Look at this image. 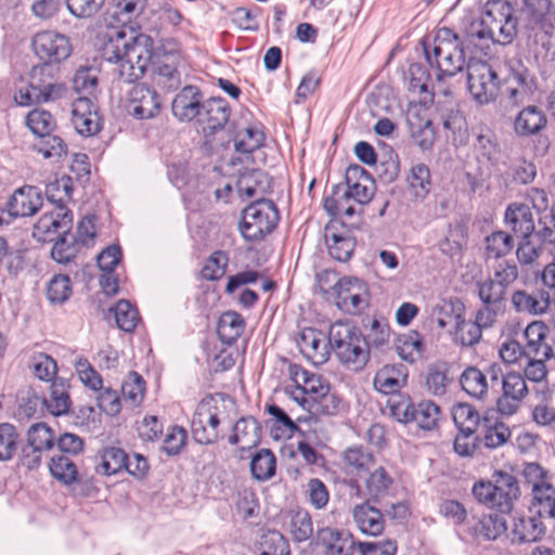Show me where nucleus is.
Masks as SVG:
<instances>
[{
  "mask_svg": "<svg viewBox=\"0 0 555 555\" xmlns=\"http://www.w3.org/2000/svg\"><path fill=\"white\" fill-rule=\"evenodd\" d=\"M33 48L38 57L47 64L66 60L72 52L68 38L52 30L36 34L33 38Z\"/></svg>",
  "mask_w": 555,
  "mask_h": 555,
  "instance_id": "ddd939ff",
  "label": "nucleus"
},
{
  "mask_svg": "<svg viewBox=\"0 0 555 555\" xmlns=\"http://www.w3.org/2000/svg\"><path fill=\"white\" fill-rule=\"evenodd\" d=\"M279 219V210L272 201L258 199L243 210L241 234L249 242L261 241L274 230Z\"/></svg>",
  "mask_w": 555,
  "mask_h": 555,
  "instance_id": "39448f33",
  "label": "nucleus"
},
{
  "mask_svg": "<svg viewBox=\"0 0 555 555\" xmlns=\"http://www.w3.org/2000/svg\"><path fill=\"white\" fill-rule=\"evenodd\" d=\"M452 416L461 433L475 434L480 423L478 411L469 403H457L454 405Z\"/></svg>",
  "mask_w": 555,
  "mask_h": 555,
  "instance_id": "a19ab883",
  "label": "nucleus"
},
{
  "mask_svg": "<svg viewBox=\"0 0 555 555\" xmlns=\"http://www.w3.org/2000/svg\"><path fill=\"white\" fill-rule=\"evenodd\" d=\"M506 291L519 279V268L514 260H501L495 263L490 274Z\"/></svg>",
  "mask_w": 555,
  "mask_h": 555,
  "instance_id": "0e129e2a",
  "label": "nucleus"
},
{
  "mask_svg": "<svg viewBox=\"0 0 555 555\" xmlns=\"http://www.w3.org/2000/svg\"><path fill=\"white\" fill-rule=\"evenodd\" d=\"M328 341L335 358L346 370L358 373L369 363L366 339L352 323L334 322L328 330Z\"/></svg>",
  "mask_w": 555,
  "mask_h": 555,
  "instance_id": "f03ea898",
  "label": "nucleus"
},
{
  "mask_svg": "<svg viewBox=\"0 0 555 555\" xmlns=\"http://www.w3.org/2000/svg\"><path fill=\"white\" fill-rule=\"evenodd\" d=\"M229 263L228 255L222 250L214 251L204 264L201 274L206 281H218L227 271Z\"/></svg>",
  "mask_w": 555,
  "mask_h": 555,
  "instance_id": "680f3d73",
  "label": "nucleus"
},
{
  "mask_svg": "<svg viewBox=\"0 0 555 555\" xmlns=\"http://www.w3.org/2000/svg\"><path fill=\"white\" fill-rule=\"evenodd\" d=\"M507 537L513 543H529L539 540L545 532L541 517L513 516Z\"/></svg>",
  "mask_w": 555,
  "mask_h": 555,
  "instance_id": "4be33fe9",
  "label": "nucleus"
},
{
  "mask_svg": "<svg viewBox=\"0 0 555 555\" xmlns=\"http://www.w3.org/2000/svg\"><path fill=\"white\" fill-rule=\"evenodd\" d=\"M511 302L513 308L519 313L541 315L550 307V294L545 291H539L537 295H533L527 291L517 289L513 292Z\"/></svg>",
  "mask_w": 555,
  "mask_h": 555,
  "instance_id": "a878e982",
  "label": "nucleus"
},
{
  "mask_svg": "<svg viewBox=\"0 0 555 555\" xmlns=\"http://www.w3.org/2000/svg\"><path fill=\"white\" fill-rule=\"evenodd\" d=\"M408 372L403 365H385L379 369L373 380L374 388L384 395H393L405 386Z\"/></svg>",
  "mask_w": 555,
  "mask_h": 555,
  "instance_id": "393cba45",
  "label": "nucleus"
},
{
  "mask_svg": "<svg viewBox=\"0 0 555 555\" xmlns=\"http://www.w3.org/2000/svg\"><path fill=\"white\" fill-rule=\"evenodd\" d=\"M50 398L47 406L53 415H63L70 409V398L67 392V385L64 379H55L50 387Z\"/></svg>",
  "mask_w": 555,
  "mask_h": 555,
  "instance_id": "79ce46f5",
  "label": "nucleus"
},
{
  "mask_svg": "<svg viewBox=\"0 0 555 555\" xmlns=\"http://www.w3.org/2000/svg\"><path fill=\"white\" fill-rule=\"evenodd\" d=\"M111 311L114 312L116 324L121 331L130 333L135 328L140 319L139 312L129 301L119 300Z\"/></svg>",
  "mask_w": 555,
  "mask_h": 555,
  "instance_id": "13d9d810",
  "label": "nucleus"
},
{
  "mask_svg": "<svg viewBox=\"0 0 555 555\" xmlns=\"http://www.w3.org/2000/svg\"><path fill=\"white\" fill-rule=\"evenodd\" d=\"M30 88L43 100H55L62 96L65 89L62 85L55 83L50 64L33 66L29 74Z\"/></svg>",
  "mask_w": 555,
  "mask_h": 555,
  "instance_id": "412c9836",
  "label": "nucleus"
},
{
  "mask_svg": "<svg viewBox=\"0 0 555 555\" xmlns=\"http://www.w3.org/2000/svg\"><path fill=\"white\" fill-rule=\"evenodd\" d=\"M289 373L295 384L292 396L302 408H306L309 403L306 397L307 395L317 400L326 395L330 390L328 384L321 375L310 373L298 365H291Z\"/></svg>",
  "mask_w": 555,
  "mask_h": 555,
  "instance_id": "f8f14e48",
  "label": "nucleus"
},
{
  "mask_svg": "<svg viewBox=\"0 0 555 555\" xmlns=\"http://www.w3.org/2000/svg\"><path fill=\"white\" fill-rule=\"evenodd\" d=\"M425 57L439 74L453 77L465 66V47L462 39L450 28H440L431 43L423 41Z\"/></svg>",
  "mask_w": 555,
  "mask_h": 555,
  "instance_id": "7ed1b4c3",
  "label": "nucleus"
},
{
  "mask_svg": "<svg viewBox=\"0 0 555 555\" xmlns=\"http://www.w3.org/2000/svg\"><path fill=\"white\" fill-rule=\"evenodd\" d=\"M514 126L519 135L535 134L546 126V117L540 108L529 105L517 115Z\"/></svg>",
  "mask_w": 555,
  "mask_h": 555,
  "instance_id": "f704fd0d",
  "label": "nucleus"
},
{
  "mask_svg": "<svg viewBox=\"0 0 555 555\" xmlns=\"http://www.w3.org/2000/svg\"><path fill=\"white\" fill-rule=\"evenodd\" d=\"M478 297L482 304L505 306L507 291L503 288L491 275L477 283Z\"/></svg>",
  "mask_w": 555,
  "mask_h": 555,
  "instance_id": "09e8293b",
  "label": "nucleus"
},
{
  "mask_svg": "<svg viewBox=\"0 0 555 555\" xmlns=\"http://www.w3.org/2000/svg\"><path fill=\"white\" fill-rule=\"evenodd\" d=\"M202 95L194 86L184 87L172 101V113L180 120H191L198 116Z\"/></svg>",
  "mask_w": 555,
  "mask_h": 555,
  "instance_id": "bb28decb",
  "label": "nucleus"
},
{
  "mask_svg": "<svg viewBox=\"0 0 555 555\" xmlns=\"http://www.w3.org/2000/svg\"><path fill=\"white\" fill-rule=\"evenodd\" d=\"M275 468V455L269 449H261L251 457L250 473L256 480H269L274 476Z\"/></svg>",
  "mask_w": 555,
  "mask_h": 555,
  "instance_id": "ea45409f",
  "label": "nucleus"
},
{
  "mask_svg": "<svg viewBox=\"0 0 555 555\" xmlns=\"http://www.w3.org/2000/svg\"><path fill=\"white\" fill-rule=\"evenodd\" d=\"M127 109L138 119L153 118L160 109L159 96L144 83L135 85L129 91Z\"/></svg>",
  "mask_w": 555,
  "mask_h": 555,
  "instance_id": "dca6fc26",
  "label": "nucleus"
},
{
  "mask_svg": "<svg viewBox=\"0 0 555 555\" xmlns=\"http://www.w3.org/2000/svg\"><path fill=\"white\" fill-rule=\"evenodd\" d=\"M229 117L230 107L221 98H212L202 104L201 112L197 116V122L207 143L211 141L212 137L217 132L223 129Z\"/></svg>",
  "mask_w": 555,
  "mask_h": 555,
  "instance_id": "4468645a",
  "label": "nucleus"
},
{
  "mask_svg": "<svg viewBox=\"0 0 555 555\" xmlns=\"http://www.w3.org/2000/svg\"><path fill=\"white\" fill-rule=\"evenodd\" d=\"M464 315V306L457 298L441 299L435 305L431 317L440 328L456 324Z\"/></svg>",
  "mask_w": 555,
  "mask_h": 555,
  "instance_id": "c9c22d12",
  "label": "nucleus"
},
{
  "mask_svg": "<svg viewBox=\"0 0 555 555\" xmlns=\"http://www.w3.org/2000/svg\"><path fill=\"white\" fill-rule=\"evenodd\" d=\"M127 453L118 447H105L94 457V469L103 476H112L124 470Z\"/></svg>",
  "mask_w": 555,
  "mask_h": 555,
  "instance_id": "7c9ffc66",
  "label": "nucleus"
},
{
  "mask_svg": "<svg viewBox=\"0 0 555 555\" xmlns=\"http://www.w3.org/2000/svg\"><path fill=\"white\" fill-rule=\"evenodd\" d=\"M525 474L532 478L533 504L538 506L539 516H546L555 503V488L546 480L545 472L537 463L529 464L525 469Z\"/></svg>",
  "mask_w": 555,
  "mask_h": 555,
  "instance_id": "f3484780",
  "label": "nucleus"
},
{
  "mask_svg": "<svg viewBox=\"0 0 555 555\" xmlns=\"http://www.w3.org/2000/svg\"><path fill=\"white\" fill-rule=\"evenodd\" d=\"M144 379L137 372H131L121 386L122 399L133 406L138 405L144 397Z\"/></svg>",
  "mask_w": 555,
  "mask_h": 555,
  "instance_id": "338daca9",
  "label": "nucleus"
},
{
  "mask_svg": "<svg viewBox=\"0 0 555 555\" xmlns=\"http://www.w3.org/2000/svg\"><path fill=\"white\" fill-rule=\"evenodd\" d=\"M49 469L55 479L65 485H70L77 479V467L67 455L53 456Z\"/></svg>",
  "mask_w": 555,
  "mask_h": 555,
  "instance_id": "6e6d98bb",
  "label": "nucleus"
},
{
  "mask_svg": "<svg viewBox=\"0 0 555 555\" xmlns=\"http://www.w3.org/2000/svg\"><path fill=\"white\" fill-rule=\"evenodd\" d=\"M153 53V39L149 35L124 29L112 30L102 48V57L113 65V75L127 83L144 75Z\"/></svg>",
  "mask_w": 555,
  "mask_h": 555,
  "instance_id": "f257e3e1",
  "label": "nucleus"
},
{
  "mask_svg": "<svg viewBox=\"0 0 555 555\" xmlns=\"http://www.w3.org/2000/svg\"><path fill=\"white\" fill-rule=\"evenodd\" d=\"M485 22L486 20L481 14L480 20L472 22L466 28L465 38L462 40L466 50L472 46L479 48L480 43L485 41H491L494 43V36L492 35L491 29L486 26Z\"/></svg>",
  "mask_w": 555,
  "mask_h": 555,
  "instance_id": "4d7b16f0",
  "label": "nucleus"
},
{
  "mask_svg": "<svg viewBox=\"0 0 555 555\" xmlns=\"http://www.w3.org/2000/svg\"><path fill=\"white\" fill-rule=\"evenodd\" d=\"M393 483L392 477L382 466L371 472L365 480V490L372 502H378L386 495Z\"/></svg>",
  "mask_w": 555,
  "mask_h": 555,
  "instance_id": "58836bf2",
  "label": "nucleus"
},
{
  "mask_svg": "<svg viewBox=\"0 0 555 555\" xmlns=\"http://www.w3.org/2000/svg\"><path fill=\"white\" fill-rule=\"evenodd\" d=\"M26 125L37 137H46L53 131L55 121L48 111L33 109L27 114Z\"/></svg>",
  "mask_w": 555,
  "mask_h": 555,
  "instance_id": "052dcab7",
  "label": "nucleus"
},
{
  "mask_svg": "<svg viewBox=\"0 0 555 555\" xmlns=\"http://www.w3.org/2000/svg\"><path fill=\"white\" fill-rule=\"evenodd\" d=\"M288 544L278 531H268L261 535L260 555H288Z\"/></svg>",
  "mask_w": 555,
  "mask_h": 555,
  "instance_id": "774afa93",
  "label": "nucleus"
},
{
  "mask_svg": "<svg viewBox=\"0 0 555 555\" xmlns=\"http://www.w3.org/2000/svg\"><path fill=\"white\" fill-rule=\"evenodd\" d=\"M467 88L480 105L493 103L501 93L502 83L496 70L486 61L470 59L466 66Z\"/></svg>",
  "mask_w": 555,
  "mask_h": 555,
  "instance_id": "423d86ee",
  "label": "nucleus"
},
{
  "mask_svg": "<svg viewBox=\"0 0 555 555\" xmlns=\"http://www.w3.org/2000/svg\"><path fill=\"white\" fill-rule=\"evenodd\" d=\"M73 225V214L67 207L55 206L44 211L34 225L33 236L38 242H52L67 234Z\"/></svg>",
  "mask_w": 555,
  "mask_h": 555,
  "instance_id": "9b49d317",
  "label": "nucleus"
},
{
  "mask_svg": "<svg viewBox=\"0 0 555 555\" xmlns=\"http://www.w3.org/2000/svg\"><path fill=\"white\" fill-rule=\"evenodd\" d=\"M406 182L408 194L416 202L423 201L431 188L429 168L422 163L413 165L406 176Z\"/></svg>",
  "mask_w": 555,
  "mask_h": 555,
  "instance_id": "473e14b6",
  "label": "nucleus"
},
{
  "mask_svg": "<svg viewBox=\"0 0 555 555\" xmlns=\"http://www.w3.org/2000/svg\"><path fill=\"white\" fill-rule=\"evenodd\" d=\"M245 328L243 317L235 311L223 312L218 321L217 333L223 344L232 345Z\"/></svg>",
  "mask_w": 555,
  "mask_h": 555,
  "instance_id": "e433bc0d",
  "label": "nucleus"
},
{
  "mask_svg": "<svg viewBox=\"0 0 555 555\" xmlns=\"http://www.w3.org/2000/svg\"><path fill=\"white\" fill-rule=\"evenodd\" d=\"M511 429L502 422H494L489 424L485 418V430L482 434V442L488 449H496L508 442L511 439Z\"/></svg>",
  "mask_w": 555,
  "mask_h": 555,
  "instance_id": "603ef678",
  "label": "nucleus"
},
{
  "mask_svg": "<svg viewBox=\"0 0 555 555\" xmlns=\"http://www.w3.org/2000/svg\"><path fill=\"white\" fill-rule=\"evenodd\" d=\"M396 351L402 360L413 363L423 352L421 335L417 332L401 335L397 340Z\"/></svg>",
  "mask_w": 555,
  "mask_h": 555,
  "instance_id": "a18cd8bd",
  "label": "nucleus"
},
{
  "mask_svg": "<svg viewBox=\"0 0 555 555\" xmlns=\"http://www.w3.org/2000/svg\"><path fill=\"white\" fill-rule=\"evenodd\" d=\"M264 141V134L256 127H247L235 138L234 146L237 152L251 153L259 149Z\"/></svg>",
  "mask_w": 555,
  "mask_h": 555,
  "instance_id": "69168bd1",
  "label": "nucleus"
},
{
  "mask_svg": "<svg viewBox=\"0 0 555 555\" xmlns=\"http://www.w3.org/2000/svg\"><path fill=\"white\" fill-rule=\"evenodd\" d=\"M317 541L325 547V555H353L356 542L347 531L322 528L317 532Z\"/></svg>",
  "mask_w": 555,
  "mask_h": 555,
  "instance_id": "b1692460",
  "label": "nucleus"
},
{
  "mask_svg": "<svg viewBox=\"0 0 555 555\" xmlns=\"http://www.w3.org/2000/svg\"><path fill=\"white\" fill-rule=\"evenodd\" d=\"M352 518L357 528L366 535L377 537L385 528L383 513L366 500L352 508Z\"/></svg>",
  "mask_w": 555,
  "mask_h": 555,
  "instance_id": "aec40b11",
  "label": "nucleus"
},
{
  "mask_svg": "<svg viewBox=\"0 0 555 555\" xmlns=\"http://www.w3.org/2000/svg\"><path fill=\"white\" fill-rule=\"evenodd\" d=\"M501 92L508 104L517 106L529 100L532 93L531 81L525 74H513L506 79L505 88Z\"/></svg>",
  "mask_w": 555,
  "mask_h": 555,
  "instance_id": "72a5a7b5",
  "label": "nucleus"
},
{
  "mask_svg": "<svg viewBox=\"0 0 555 555\" xmlns=\"http://www.w3.org/2000/svg\"><path fill=\"white\" fill-rule=\"evenodd\" d=\"M440 416V408L433 401L424 400L414 405L413 421L416 425L425 430L436 427Z\"/></svg>",
  "mask_w": 555,
  "mask_h": 555,
  "instance_id": "8fccbe9b",
  "label": "nucleus"
},
{
  "mask_svg": "<svg viewBox=\"0 0 555 555\" xmlns=\"http://www.w3.org/2000/svg\"><path fill=\"white\" fill-rule=\"evenodd\" d=\"M72 122L76 131L85 137L96 134L101 129V119L94 104L88 98H78L73 103Z\"/></svg>",
  "mask_w": 555,
  "mask_h": 555,
  "instance_id": "a211bd4d",
  "label": "nucleus"
},
{
  "mask_svg": "<svg viewBox=\"0 0 555 555\" xmlns=\"http://www.w3.org/2000/svg\"><path fill=\"white\" fill-rule=\"evenodd\" d=\"M346 185L335 184L332 191L345 196L359 205L369 204L375 193L376 186L373 178L359 165H351L346 169Z\"/></svg>",
  "mask_w": 555,
  "mask_h": 555,
  "instance_id": "1a4fd4ad",
  "label": "nucleus"
},
{
  "mask_svg": "<svg viewBox=\"0 0 555 555\" xmlns=\"http://www.w3.org/2000/svg\"><path fill=\"white\" fill-rule=\"evenodd\" d=\"M9 214L13 217H29L42 207L39 190L31 185L17 189L9 201Z\"/></svg>",
  "mask_w": 555,
  "mask_h": 555,
  "instance_id": "5701e85b",
  "label": "nucleus"
},
{
  "mask_svg": "<svg viewBox=\"0 0 555 555\" xmlns=\"http://www.w3.org/2000/svg\"><path fill=\"white\" fill-rule=\"evenodd\" d=\"M223 412L210 399L202 400L193 414L191 421V433L193 439L201 444H210L219 439V425Z\"/></svg>",
  "mask_w": 555,
  "mask_h": 555,
  "instance_id": "6e6552de",
  "label": "nucleus"
},
{
  "mask_svg": "<svg viewBox=\"0 0 555 555\" xmlns=\"http://www.w3.org/2000/svg\"><path fill=\"white\" fill-rule=\"evenodd\" d=\"M288 531L295 541H307L313 533L309 513L305 509L292 512L289 514Z\"/></svg>",
  "mask_w": 555,
  "mask_h": 555,
  "instance_id": "49530a36",
  "label": "nucleus"
},
{
  "mask_svg": "<svg viewBox=\"0 0 555 555\" xmlns=\"http://www.w3.org/2000/svg\"><path fill=\"white\" fill-rule=\"evenodd\" d=\"M345 465L357 472L369 470L374 464L373 454L366 451L362 446H351L344 451Z\"/></svg>",
  "mask_w": 555,
  "mask_h": 555,
  "instance_id": "864d4df0",
  "label": "nucleus"
},
{
  "mask_svg": "<svg viewBox=\"0 0 555 555\" xmlns=\"http://www.w3.org/2000/svg\"><path fill=\"white\" fill-rule=\"evenodd\" d=\"M350 202L351 199L332 191L331 194L324 198L323 207L328 215L333 217L340 216L345 218V220H349L357 212Z\"/></svg>",
  "mask_w": 555,
  "mask_h": 555,
  "instance_id": "e2e57ef3",
  "label": "nucleus"
},
{
  "mask_svg": "<svg viewBox=\"0 0 555 555\" xmlns=\"http://www.w3.org/2000/svg\"><path fill=\"white\" fill-rule=\"evenodd\" d=\"M55 240L51 249L52 259L59 263L70 262L78 251V243L75 240V234H72L69 231L67 234H60Z\"/></svg>",
  "mask_w": 555,
  "mask_h": 555,
  "instance_id": "3c124183",
  "label": "nucleus"
},
{
  "mask_svg": "<svg viewBox=\"0 0 555 555\" xmlns=\"http://www.w3.org/2000/svg\"><path fill=\"white\" fill-rule=\"evenodd\" d=\"M475 530L486 540H495L503 533L507 534V519L498 514L486 515L478 521Z\"/></svg>",
  "mask_w": 555,
  "mask_h": 555,
  "instance_id": "c03bdc74",
  "label": "nucleus"
},
{
  "mask_svg": "<svg viewBox=\"0 0 555 555\" xmlns=\"http://www.w3.org/2000/svg\"><path fill=\"white\" fill-rule=\"evenodd\" d=\"M27 443L42 452L51 450L54 446V433L44 423L33 424L26 434Z\"/></svg>",
  "mask_w": 555,
  "mask_h": 555,
  "instance_id": "5fc2aeb1",
  "label": "nucleus"
},
{
  "mask_svg": "<svg viewBox=\"0 0 555 555\" xmlns=\"http://www.w3.org/2000/svg\"><path fill=\"white\" fill-rule=\"evenodd\" d=\"M514 248V238L505 231H494L485 237L487 259H499L507 256Z\"/></svg>",
  "mask_w": 555,
  "mask_h": 555,
  "instance_id": "4c0bfd02",
  "label": "nucleus"
},
{
  "mask_svg": "<svg viewBox=\"0 0 555 555\" xmlns=\"http://www.w3.org/2000/svg\"><path fill=\"white\" fill-rule=\"evenodd\" d=\"M543 246L538 243L534 235L521 236L516 248V257L520 264L531 266L542 255Z\"/></svg>",
  "mask_w": 555,
  "mask_h": 555,
  "instance_id": "bf43d9fd",
  "label": "nucleus"
},
{
  "mask_svg": "<svg viewBox=\"0 0 555 555\" xmlns=\"http://www.w3.org/2000/svg\"><path fill=\"white\" fill-rule=\"evenodd\" d=\"M472 493L478 503L502 514H507L513 509L514 501L519 495V488L513 475L500 473L495 482L489 480L476 481Z\"/></svg>",
  "mask_w": 555,
  "mask_h": 555,
  "instance_id": "20e7f679",
  "label": "nucleus"
},
{
  "mask_svg": "<svg viewBox=\"0 0 555 555\" xmlns=\"http://www.w3.org/2000/svg\"><path fill=\"white\" fill-rule=\"evenodd\" d=\"M504 221L520 237L531 235L534 232L533 214L525 204L513 203L508 205Z\"/></svg>",
  "mask_w": 555,
  "mask_h": 555,
  "instance_id": "c756f323",
  "label": "nucleus"
},
{
  "mask_svg": "<svg viewBox=\"0 0 555 555\" xmlns=\"http://www.w3.org/2000/svg\"><path fill=\"white\" fill-rule=\"evenodd\" d=\"M260 425L255 417H241L233 426L229 442L243 450L255 448L260 442Z\"/></svg>",
  "mask_w": 555,
  "mask_h": 555,
  "instance_id": "cd10ccee",
  "label": "nucleus"
},
{
  "mask_svg": "<svg viewBox=\"0 0 555 555\" xmlns=\"http://www.w3.org/2000/svg\"><path fill=\"white\" fill-rule=\"evenodd\" d=\"M548 326L542 321H532L524 332L526 357L555 358L552 345L546 341Z\"/></svg>",
  "mask_w": 555,
  "mask_h": 555,
  "instance_id": "6ab92c4d",
  "label": "nucleus"
},
{
  "mask_svg": "<svg viewBox=\"0 0 555 555\" xmlns=\"http://www.w3.org/2000/svg\"><path fill=\"white\" fill-rule=\"evenodd\" d=\"M20 446V434L11 423L0 424V462L13 459Z\"/></svg>",
  "mask_w": 555,
  "mask_h": 555,
  "instance_id": "de8ad7c7",
  "label": "nucleus"
},
{
  "mask_svg": "<svg viewBox=\"0 0 555 555\" xmlns=\"http://www.w3.org/2000/svg\"><path fill=\"white\" fill-rule=\"evenodd\" d=\"M482 15L494 36V43L511 44L518 34V17L512 3L507 0H488Z\"/></svg>",
  "mask_w": 555,
  "mask_h": 555,
  "instance_id": "0eeeda50",
  "label": "nucleus"
},
{
  "mask_svg": "<svg viewBox=\"0 0 555 555\" xmlns=\"http://www.w3.org/2000/svg\"><path fill=\"white\" fill-rule=\"evenodd\" d=\"M481 337L482 332L475 321H467L464 315L459 319L453 332V341L456 345L465 348L474 347L479 344Z\"/></svg>",
  "mask_w": 555,
  "mask_h": 555,
  "instance_id": "37998d69",
  "label": "nucleus"
},
{
  "mask_svg": "<svg viewBox=\"0 0 555 555\" xmlns=\"http://www.w3.org/2000/svg\"><path fill=\"white\" fill-rule=\"evenodd\" d=\"M460 385L470 398L483 401L488 398L490 383L487 374L475 365H468L460 375Z\"/></svg>",
  "mask_w": 555,
  "mask_h": 555,
  "instance_id": "c85d7f7f",
  "label": "nucleus"
},
{
  "mask_svg": "<svg viewBox=\"0 0 555 555\" xmlns=\"http://www.w3.org/2000/svg\"><path fill=\"white\" fill-rule=\"evenodd\" d=\"M301 354L314 365L324 364L331 354L328 336L313 327L302 328L296 339Z\"/></svg>",
  "mask_w": 555,
  "mask_h": 555,
  "instance_id": "2eb2a0df",
  "label": "nucleus"
},
{
  "mask_svg": "<svg viewBox=\"0 0 555 555\" xmlns=\"http://www.w3.org/2000/svg\"><path fill=\"white\" fill-rule=\"evenodd\" d=\"M336 306L350 314L365 309L369 302L367 285L351 276H345L335 282Z\"/></svg>",
  "mask_w": 555,
  "mask_h": 555,
  "instance_id": "9d476101",
  "label": "nucleus"
},
{
  "mask_svg": "<svg viewBox=\"0 0 555 555\" xmlns=\"http://www.w3.org/2000/svg\"><path fill=\"white\" fill-rule=\"evenodd\" d=\"M325 240L328 254L332 258L340 262L350 259L356 243L345 231H337L334 225H328L325 230Z\"/></svg>",
  "mask_w": 555,
  "mask_h": 555,
  "instance_id": "2f4dec72",
  "label": "nucleus"
}]
</instances>
